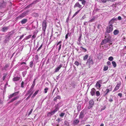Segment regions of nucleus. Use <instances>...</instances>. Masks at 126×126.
<instances>
[{"label": "nucleus", "mask_w": 126, "mask_h": 126, "mask_svg": "<svg viewBox=\"0 0 126 126\" xmlns=\"http://www.w3.org/2000/svg\"><path fill=\"white\" fill-rule=\"evenodd\" d=\"M39 91V90H38L36 91L35 92V93H34V94L36 95L38 94Z\"/></svg>", "instance_id": "nucleus-49"}, {"label": "nucleus", "mask_w": 126, "mask_h": 126, "mask_svg": "<svg viewBox=\"0 0 126 126\" xmlns=\"http://www.w3.org/2000/svg\"><path fill=\"white\" fill-rule=\"evenodd\" d=\"M69 17L68 16L67 18L66 19V22H67V23H68L69 20Z\"/></svg>", "instance_id": "nucleus-57"}, {"label": "nucleus", "mask_w": 126, "mask_h": 126, "mask_svg": "<svg viewBox=\"0 0 126 126\" xmlns=\"http://www.w3.org/2000/svg\"><path fill=\"white\" fill-rule=\"evenodd\" d=\"M106 108L105 106H104L103 108H102L101 109V111H102L104 110Z\"/></svg>", "instance_id": "nucleus-59"}, {"label": "nucleus", "mask_w": 126, "mask_h": 126, "mask_svg": "<svg viewBox=\"0 0 126 126\" xmlns=\"http://www.w3.org/2000/svg\"><path fill=\"white\" fill-rule=\"evenodd\" d=\"M119 32V31L117 30H115L113 32V34L115 35L118 34Z\"/></svg>", "instance_id": "nucleus-20"}, {"label": "nucleus", "mask_w": 126, "mask_h": 126, "mask_svg": "<svg viewBox=\"0 0 126 126\" xmlns=\"http://www.w3.org/2000/svg\"><path fill=\"white\" fill-rule=\"evenodd\" d=\"M114 22L111 19L108 23V25H111L113 26V24L114 23Z\"/></svg>", "instance_id": "nucleus-23"}, {"label": "nucleus", "mask_w": 126, "mask_h": 126, "mask_svg": "<svg viewBox=\"0 0 126 126\" xmlns=\"http://www.w3.org/2000/svg\"><path fill=\"white\" fill-rule=\"evenodd\" d=\"M96 91V90L94 88H92L90 92L91 95L93 96L94 95H95V92Z\"/></svg>", "instance_id": "nucleus-6"}, {"label": "nucleus", "mask_w": 126, "mask_h": 126, "mask_svg": "<svg viewBox=\"0 0 126 126\" xmlns=\"http://www.w3.org/2000/svg\"><path fill=\"white\" fill-rule=\"evenodd\" d=\"M118 95L120 97H121L122 96V94L121 93H119L118 94Z\"/></svg>", "instance_id": "nucleus-53"}, {"label": "nucleus", "mask_w": 126, "mask_h": 126, "mask_svg": "<svg viewBox=\"0 0 126 126\" xmlns=\"http://www.w3.org/2000/svg\"><path fill=\"white\" fill-rule=\"evenodd\" d=\"M117 18H116L113 17L111 20L114 22L115 21L117 20Z\"/></svg>", "instance_id": "nucleus-43"}, {"label": "nucleus", "mask_w": 126, "mask_h": 126, "mask_svg": "<svg viewBox=\"0 0 126 126\" xmlns=\"http://www.w3.org/2000/svg\"><path fill=\"white\" fill-rule=\"evenodd\" d=\"M61 43H62V42L61 41H60L57 44V46H58V45H60L59 46V47L58 48V50L59 51L60 50V49L61 48V46H62V45L61 44Z\"/></svg>", "instance_id": "nucleus-17"}, {"label": "nucleus", "mask_w": 126, "mask_h": 126, "mask_svg": "<svg viewBox=\"0 0 126 126\" xmlns=\"http://www.w3.org/2000/svg\"><path fill=\"white\" fill-rule=\"evenodd\" d=\"M9 65L8 64H7L6 65H5L4 68H6L8 67H9Z\"/></svg>", "instance_id": "nucleus-62"}, {"label": "nucleus", "mask_w": 126, "mask_h": 126, "mask_svg": "<svg viewBox=\"0 0 126 126\" xmlns=\"http://www.w3.org/2000/svg\"><path fill=\"white\" fill-rule=\"evenodd\" d=\"M113 58L112 56H110L108 58V60L110 61H113Z\"/></svg>", "instance_id": "nucleus-38"}, {"label": "nucleus", "mask_w": 126, "mask_h": 126, "mask_svg": "<svg viewBox=\"0 0 126 126\" xmlns=\"http://www.w3.org/2000/svg\"><path fill=\"white\" fill-rule=\"evenodd\" d=\"M90 106L93 107L94 104V102L93 100H91L89 102Z\"/></svg>", "instance_id": "nucleus-13"}, {"label": "nucleus", "mask_w": 126, "mask_h": 126, "mask_svg": "<svg viewBox=\"0 0 126 126\" xmlns=\"http://www.w3.org/2000/svg\"><path fill=\"white\" fill-rule=\"evenodd\" d=\"M112 63L114 68L116 66L117 64L116 63L115 61H112Z\"/></svg>", "instance_id": "nucleus-24"}, {"label": "nucleus", "mask_w": 126, "mask_h": 126, "mask_svg": "<svg viewBox=\"0 0 126 126\" xmlns=\"http://www.w3.org/2000/svg\"><path fill=\"white\" fill-rule=\"evenodd\" d=\"M36 79H35L33 82L31 86V88L32 89L34 87L35 84Z\"/></svg>", "instance_id": "nucleus-22"}, {"label": "nucleus", "mask_w": 126, "mask_h": 126, "mask_svg": "<svg viewBox=\"0 0 126 126\" xmlns=\"http://www.w3.org/2000/svg\"><path fill=\"white\" fill-rule=\"evenodd\" d=\"M61 121V119L60 118H58L56 120V121H57L58 123H59Z\"/></svg>", "instance_id": "nucleus-50"}, {"label": "nucleus", "mask_w": 126, "mask_h": 126, "mask_svg": "<svg viewBox=\"0 0 126 126\" xmlns=\"http://www.w3.org/2000/svg\"><path fill=\"white\" fill-rule=\"evenodd\" d=\"M92 60V57L90 56H89V59H88L87 60Z\"/></svg>", "instance_id": "nucleus-60"}, {"label": "nucleus", "mask_w": 126, "mask_h": 126, "mask_svg": "<svg viewBox=\"0 0 126 126\" xmlns=\"http://www.w3.org/2000/svg\"><path fill=\"white\" fill-rule=\"evenodd\" d=\"M32 94V93H31L30 95L26 98V100H27L31 96V95Z\"/></svg>", "instance_id": "nucleus-39"}, {"label": "nucleus", "mask_w": 126, "mask_h": 126, "mask_svg": "<svg viewBox=\"0 0 126 126\" xmlns=\"http://www.w3.org/2000/svg\"><path fill=\"white\" fill-rule=\"evenodd\" d=\"M74 6L75 7H79V3H76L75 4Z\"/></svg>", "instance_id": "nucleus-48"}, {"label": "nucleus", "mask_w": 126, "mask_h": 126, "mask_svg": "<svg viewBox=\"0 0 126 126\" xmlns=\"http://www.w3.org/2000/svg\"><path fill=\"white\" fill-rule=\"evenodd\" d=\"M64 124L67 126H68L69 125V122L67 121H65L64 122Z\"/></svg>", "instance_id": "nucleus-36"}, {"label": "nucleus", "mask_w": 126, "mask_h": 126, "mask_svg": "<svg viewBox=\"0 0 126 126\" xmlns=\"http://www.w3.org/2000/svg\"><path fill=\"white\" fill-rule=\"evenodd\" d=\"M7 2V1L2 0V2H0V8H4L5 7Z\"/></svg>", "instance_id": "nucleus-4"}, {"label": "nucleus", "mask_w": 126, "mask_h": 126, "mask_svg": "<svg viewBox=\"0 0 126 126\" xmlns=\"http://www.w3.org/2000/svg\"><path fill=\"white\" fill-rule=\"evenodd\" d=\"M20 102L21 101H19L17 103H16V104L17 105V104H19L20 103Z\"/></svg>", "instance_id": "nucleus-63"}, {"label": "nucleus", "mask_w": 126, "mask_h": 126, "mask_svg": "<svg viewBox=\"0 0 126 126\" xmlns=\"http://www.w3.org/2000/svg\"><path fill=\"white\" fill-rule=\"evenodd\" d=\"M19 92L18 91L17 92H15L13 93L12 94V95H13V97L17 95H18V94L19 93Z\"/></svg>", "instance_id": "nucleus-25"}, {"label": "nucleus", "mask_w": 126, "mask_h": 126, "mask_svg": "<svg viewBox=\"0 0 126 126\" xmlns=\"http://www.w3.org/2000/svg\"><path fill=\"white\" fill-rule=\"evenodd\" d=\"M80 1H81V3L82 4L84 5V6L85 5L86 2V1L85 0H79Z\"/></svg>", "instance_id": "nucleus-32"}, {"label": "nucleus", "mask_w": 126, "mask_h": 126, "mask_svg": "<svg viewBox=\"0 0 126 126\" xmlns=\"http://www.w3.org/2000/svg\"><path fill=\"white\" fill-rule=\"evenodd\" d=\"M88 54H86L83 57V60H86L88 58Z\"/></svg>", "instance_id": "nucleus-31"}, {"label": "nucleus", "mask_w": 126, "mask_h": 126, "mask_svg": "<svg viewBox=\"0 0 126 126\" xmlns=\"http://www.w3.org/2000/svg\"><path fill=\"white\" fill-rule=\"evenodd\" d=\"M36 95L34 94L32 95V96L31 98H33Z\"/></svg>", "instance_id": "nucleus-64"}, {"label": "nucleus", "mask_w": 126, "mask_h": 126, "mask_svg": "<svg viewBox=\"0 0 126 126\" xmlns=\"http://www.w3.org/2000/svg\"><path fill=\"white\" fill-rule=\"evenodd\" d=\"M95 94L97 96H99L100 95V93L98 91H96Z\"/></svg>", "instance_id": "nucleus-33"}, {"label": "nucleus", "mask_w": 126, "mask_h": 126, "mask_svg": "<svg viewBox=\"0 0 126 126\" xmlns=\"http://www.w3.org/2000/svg\"><path fill=\"white\" fill-rule=\"evenodd\" d=\"M47 22L46 21L44 20L42 24V30L45 32L47 27Z\"/></svg>", "instance_id": "nucleus-5"}, {"label": "nucleus", "mask_w": 126, "mask_h": 126, "mask_svg": "<svg viewBox=\"0 0 126 126\" xmlns=\"http://www.w3.org/2000/svg\"><path fill=\"white\" fill-rule=\"evenodd\" d=\"M13 97V96L12 94H11L9 95V96H8V97L9 99H11V98H12Z\"/></svg>", "instance_id": "nucleus-42"}, {"label": "nucleus", "mask_w": 126, "mask_h": 126, "mask_svg": "<svg viewBox=\"0 0 126 126\" xmlns=\"http://www.w3.org/2000/svg\"><path fill=\"white\" fill-rule=\"evenodd\" d=\"M3 75L4 76L3 78V80H4V79H5L7 75V74H4Z\"/></svg>", "instance_id": "nucleus-44"}, {"label": "nucleus", "mask_w": 126, "mask_h": 126, "mask_svg": "<svg viewBox=\"0 0 126 126\" xmlns=\"http://www.w3.org/2000/svg\"><path fill=\"white\" fill-rule=\"evenodd\" d=\"M102 2L103 3H106V1H107V0H101Z\"/></svg>", "instance_id": "nucleus-54"}, {"label": "nucleus", "mask_w": 126, "mask_h": 126, "mask_svg": "<svg viewBox=\"0 0 126 126\" xmlns=\"http://www.w3.org/2000/svg\"><path fill=\"white\" fill-rule=\"evenodd\" d=\"M56 97L57 99H61V96L60 95H57Z\"/></svg>", "instance_id": "nucleus-55"}, {"label": "nucleus", "mask_w": 126, "mask_h": 126, "mask_svg": "<svg viewBox=\"0 0 126 126\" xmlns=\"http://www.w3.org/2000/svg\"><path fill=\"white\" fill-rule=\"evenodd\" d=\"M84 111L83 110H82L81 112L80 113V115H79V118H82L84 116Z\"/></svg>", "instance_id": "nucleus-8"}, {"label": "nucleus", "mask_w": 126, "mask_h": 126, "mask_svg": "<svg viewBox=\"0 0 126 126\" xmlns=\"http://www.w3.org/2000/svg\"><path fill=\"white\" fill-rule=\"evenodd\" d=\"M20 79V77H15L13 78V80L14 81H16L19 80Z\"/></svg>", "instance_id": "nucleus-19"}, {"label": "nucleus", "mask_w": 126, "mask_h": 126, "mask_svg": "<svg viewBox=\"0 0 126 126\" xmlns=\"http://www.w3.org/2000/svg\"><path fill=\"white\" fill-rule=\"evenodd\" d=\"M117 19L118 20H120L122 19V17L121 16H119L118 17Z\"/></svg>", "instance_id": "nucleus-56"}, {"label": "nucleus", "mask_w": 126, "mask_h": 126, "mask_svg": "<svg viewBox=\"0 0 126 126\" xmlns=\"http://www.w3.org/2000/svg\"><path fill=\"white\" fill-rule=\"evenodd\" d=\"M62 64H60L58 67H57L55 69V72H58L60 68L62 67Z\"/></svg>", "instance_id": "nucleus-15"}, {"label": "nucleus", "mask_w": 126, "mask_h": 126, "mask_svg": "<svg viewBox=\"0 0 126 126\" xmlns=\"http://www.w3.org/2000/svg\"><path fill=\"white\" fill-rule=\"evenodd\" d=\"M19 98V96L15 97L13 98L12 99H11V100L10 101L9 103H11L12 102L14 101L17 99L18 98Z\"/></svg>", "instance_id": "nucleus-11"}, {"label": "nucleus", "mask_w": 126, "mask_h": 126, "mask_svg": "<svg viewBox=\"0 0 126 126\" xmlns=\"http://www.w3.org/2000/svg\"><path fill=\"white\" fill-rule=\"evenodd\" d=\"M110 91V90L109 89H107L105 92V93L103 94V96H105Z\"/></svg>", "instance_id": "nucleus-18"}, {"label": "nucleus", "mask_w": 126, "mask_h": 126, "mask_svg": "<svg viewBox=\"0 0 126 126\" xmlns=\"http://www.w3.org/2000/svg\"><path fill=\"white\" fill-rule=\"evenodd\" d=\"M111 63L110 62V61H108L107 62V65H109L111 64Z\"/></svg>", "instance_id": "nucleus-51"}, {"label": "nucleus", "mask_w": 126, "mask_h": 126, "mask_svg": "<svg viewBox=\"0 0 126 126\" xmlns=\"http://www.w3.org/2000/svg\"><path fill=\"white\" fill-rule=\"evenodd\" d=\"M69 35V33H67L66 35L65 36V39H67L68 38V36Z\"/></svg>", "instance_id": "nucleus-58"}, {"label": "nucleus", "mask_w": 126, "mask_h": 126, "mask_svg": "<svg viewBox=\"0 0 126 126\" xmlns=\"http://www.w3.org/2000/svg\"><path fill=\"white\" fill-rule=\"evenodd\" d=\"M80 50L81 51V52H85L87 51V49L84 48L82 46H81L80 48Z\"/></svg>", "instance_id": "nucleus-9"}, {"label": "nucleus", "mask_w": 126, "mask_h": 126, "mask_svg": "<svg viewBox=\"0 0 126 126\" xmlns=\"http://www.w3.org/2000/svg\"><path fill=\"white\" fill-rule=\"evenodd\" d=\"M29 12L28 10H27L26 11L24 12L23 13H22L21 15L17 17V18L18 19H20L23 17L25 16L28 14V13Z\"/></svg>", "instance_id": "nucleus-3"}, {"label": "nucleus", "mask_w": 126, "mask_h": 126, "mask_svg": "<svg viewBox=\"0 0 126 126\" xmlns=\"http://www.w3.org/2000/svg\"><path fill=\"white\" fill-rule=\"evenodd\" d=\"M96 17L95 16H94L92 18V19H90L89 20V22H91L93 21H94Z\"/></svg>", "instance_id": "nucleus-26"}, {"label": "nucleus", "mask_w": 126, "mask_h": 126, "mask_svg": "<svg viewBox=\"0 0 126 126\" xmlns=\"http://www.w3.org/2000/svg\"><path fill=\"white\" fill-rule=\"evenodd\" d=\"M101 82V80H99L97 82L95 86L98 89L100 88L101 85L100 84V83Z\"/></svg>", "instance_id": "nucleus-7"}, {"label": "nucleus", "mask_w": 126, "mask_h": 126, "mask_svg": "<svg viewBox=\"0 0 126 126\" xmlns=\"http://www.w3.org/2000/svg\"><path fill=\"white\" fill-rule=\"evenodd\" d=\"M113 96H112L111 95L110 96V99H109V101L110 102H112L113 101V100L112 99L113 98Z\"/></svg>", "instance_id": "nucleus-27"}, {"label": "nucleus", "mask_w": 126, "mask_h": 126, "mask_svg": "<svg viewBox=\"0 0 126 126\" xmlns=\"http://www.w3.org/2000/svg\"><path fill=\"white\" fill-rule=\"evenodd\" d=\"M79 11H78L77 12H76L74 15L73 16L72 18H73L74 16H75L76 15L79 13Z\"/></svg>", "instance_id": "nucleus-46"}, {"label": "nucleus", "mask_w": 126, "mask_h": 126, "mask_svg": "<svg viewBox=\"0 0 126 126\" xmlns=\"http://www.w3.org/2000/svg\"><path fill=\"white\" fill-rule=\"evenodd\" d=\"M48 88L47 87H46L44 89L45 93H47Z\"/></svg>", "instance_id": "nucleus-40"}, {"label": "nucleus", "mask_w": 126, "mask_h": 126, "mask_svg": "<svg viewBox=\"0 0 126 126\" xmlns=\"http://www.w3.org/2000/svg\"><path fill=\"white\" fill-rule=\"evenodd\" d=\"M24 82L23 81H22L21 83V87L22 88H23L24 87Z\"/></svg>", "instance_id": "nucleus-47"}, {"label": "nucleus", "mask_w": 126, "mask_h": 126, "mask_svg": "<svg viewBox=\"0 0 126 126\" xmlns=\"http://www.w3.org/2000/svg\"><path fill=\"white\" fill-rule=\"evenodd\" d=\"M31 36L32 35H28L24 39V40H28L31 37Z\"/></svg>", "instance_id": "nucleus-34"}, {"label": "nucleus", "mask_w": 126, "mask_h": 126, "mask_svg": "<svg viewBox=\"0 0 126 126\" xmlns=\"http://www.w3.org/2000/svg\"><path fill=\"white\" fill-rule=\"evenodd\" d=\"M54 114L53 112L52 111H51L48 113V115H50V116H51L52 115H53Z\"/></svg>", "instance_id": "nucleus-37"}, {"label": "nucleus", "mask_w": 126, "mask_h": 126, "mask_svg": "<svg viewBox=\"0 0 126 126\" xmlns=\"http://www.w3.org/2000/svg\"><path fill=\"white\" fill-rule=\"evenodd\" d=\"M24 35H22L20 36V37L19 38V40L21 39L23 37Z\"/></svg>", "instance_id": "nucleus-61"}, {"label": "nucleus", "mask_w": 126, "mask_h": 126, "mask_svg": "<svg viewBox=\"0 0 126 126\" xmlns=\"http://www.w3.org/2000/svg\"><path fill=\"white\" fill-rule=\"evenodd\" d=\"M55 109L54 110H55L56 112L59 110V108L58 107V105H56L55 106Z\"/></svg>", "instance_id": "nucleus-29"}, {"label": "nucleus", "mask_w": 126, "mask_h": 126, "mask_svg": "<svg viewBox=\"0 0 126 126\" xmlns=\"http://www.w3.org/2000/svg\"><path fill=\"white\" fill-rule=\"evenodd\" d=\"M108 69V66H105L104 67L103 70L106 71Z\"/></svg>", "instance_id": "nucleus-35"}, {"label": "nucleus", "mask_w": 126, "mask_h": 126, "mask_svg": "<svg viewBox=\"0 0 126 126\" xmlns=\"http://www.w3.org/2000/svg\"><path fill=\"white\" fill-rule=\"evenodd\" d=\"M104 36L105 38L102 40L100 44L101 45H102L108 43L112 44V41L111 39L112 36L110 34H105Z\"/></svg>", "instance_id": "nucleus-1"}, {"label": "nucleus", "mask_w": 126, "mask_h": 126, "mask_svg": "<svg viewBox=\"0 0 126 126\" xmlns=\"http://www.w3.org/2000/svg\"><path fill=\"white\" fill-rule=\"evenodd\" d=\"M75 64L77 66H78L79 64V63L78 62H76L75 63Z\"/></svg>", "instance_id": "nucleus-52"}, {"label": "nucleus", "mask_w": 126, "mask_h": 126, "mask_svg": "<svg viewBox=\"0 0 126 126\" xmlns=\"http://www.w3.org/2000/svg\"><path fill=\"white\" fill-rule=\"evenodd\" d=\"M9 29L8 27H4L2 28V31L4 32H5Z\"/></svg>", "instance_id": "nucleus-12"}, {"label": "nucleus", "mask_w": 126, "mask_h": 126, "mask_svg": "<svg viewBox=\"0 0 126 126\" xmlns=\"http://www.w3.org/2000/svg\"><path fill=\"white\" fill-rule=\"evenodd\" d=\"M113 30V26L111 25H108L106 28L105 34H109V33H110L112 32Z\"/></svg>", "instance_id": "nucleus-2"}, {"label": "nucleus", "mask_w": 126, "mask_h": 126, "mask_svg": "<svg viewBox=\"0 0 126 126\" xmlns=\"http://www.w3.org/2000/svg\"><path fill=\"white\" fill-rule=\"evenodd\" d=\"M55 109L54 110H55L56 112L59 110V108L58 107V105H56L55 106Z\"/></svg>", "instance_id": "nucleus-28"}, {"label": "nucleus", "mask_w": 126, "mask_h": 126, "mask_svg": "<svg viewBox=\"0 0 126 126\" xmlns=\"http://www.w3.org/2000/svg\"><path fill=\"white\" fill-rule=\"evenodd\" d=\"M43 44H42L38 48V49L37 50V51H38L42 48L43 46Z\"/></svg>", "instance_id": "nucleus-45"}, {"label": "nucleus", "mask_w": 126, "mask_h": 126, "mask_svg": "<svg viewBox=\"0 0 126 126\" xmlns=\"http://www.w3.org/2000/svg\"><path fill=\"white\" fill-rule=\"evenodd\" d=\"M33 61H32L30 63V67L32 68L33 64Z\"/></svg>", "instance_id": "nucleus-30"}, {"label": "nucleus", "mask_w": 126, "mask_h": 126, "mask_svg": "<svg viewBox=\"0 0 126 126\" xmlns=\"http://www.w3.org/2000/svg\"><path fill=\"white\" fill-rule=\"evenodd\" d=\"M120 85L121 83H117L113 92L115 91L118 89L119 88V87L120 86Z\"/></svg>", "instance_id": "nucleus-10"}, {"label": "nucleus", "mask_w": 126, "mask_h": 126, "mask_svg": "<svg viewBox=\"0 0 126 126\" xmlns=\"http://www.w3.org/2000/svg\"><path fill=\"white\" fill-rule=\"evenodd\" d=\"M65 114V113H64L62 112V113L60 114V116L61 117H63L64 116Z\"/></svg>", "instance_id": "nucleus-41"}, {"label": "nucleus", "mask_w": 126, "mask_h": 126, "mask_svg": "<svg viewBox=\"0 0 126 126\" xmlns=\"http://www.w3.org/2000/svg\"><path fill=\"white\" fill-rule=\"evenodd\" d=\"M94 63L93 61L92 60H87V64H88L89 65L90 64H93Z\"/></svg>", "instance_id": "nucleus-14"}, {"label": "nucleus", "mask_w": 126, "mask_h": 126, "mask_svg": "<svg viewBox=\"0 0 126 126\" xmlns=\"http://www.w3.org/2000/svg\"><path fill=\"white\" fill-rule=\"evenodd\" d=\"M79 122V120L78 119H75L74 120L73 124L75 125H76Z\"/></svg>", "instance_id": "nucleus-16"}, {"label": "nucleus", "mask_w": 126, "mask_h": 126, "mask_svg": "<svg viewBox=\"0 0 126 126\" xmlns=\"http://www.w3.org/2000/svg\"><path fill=\"white\" fill-rule=\"evenodd\" d=\"M27 19H22L21 21V23L22 24L25 23L27 22Z\"/></svg>", "instance_id": "nucleus-21"}]
</instances>
